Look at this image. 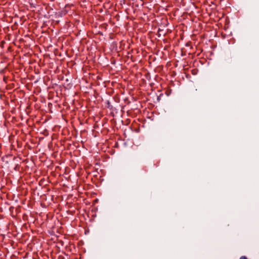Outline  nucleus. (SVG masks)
Segmentation results:
<instances>
[{
    "label": "nucleus",
    "mask_w": 259,
    "mask_h": 259,
    "mask_svg": "<svg viewBox=\"0 0 259 259\" xmlns=\"http://www.w3.org/2000/svg\"><path fill=\"white\" fill-rule=\"evenodd\" d=\"M240 259H247L245 256H242L240 257Z\"/></svg>",
    "instance_id": "f257e3e1"
}]
</instances>
